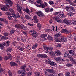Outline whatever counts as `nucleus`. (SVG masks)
<instances>
[{
    "mask_svg": "<svg viewBox=\"0 0 76 76\" xmlns=\"http://www.w3.org/2000/svg\"><path fill=\"white\" fill-rule=\"evenodd\" d=\"M29 34L33 36V39H35L36 37L38 36V33L35 30H31L29 32Z\"/></svg>",
    "mask_w": 76,
    "mask_h": 76,
    "instance_id": "nucleus-1",
    "label": "nucleus"
},
{
    "mask_svg": "<svg viewBox=\"0 0 76 76\" xmlns=\"http://www.w3.org/2000/svg\"><path fill=\"white\" fill-rule=\"evenodd\" d=\"M17 10L18 12L20 14L23 13V12L22 11V9L23 10V8L20 6H19V5L18 4H17Z\"/></svg>",
    "mask_w": 76,
    "mask_h": 76,
    "instance_id": "nucleus-2",
    "label": "nucleus"
},
{
    "mask_svg": "<svg viewBox=\"0 0 76 76\" xmlns=\"http://www.w3.org/2000/svg\"><path fill=\"white\" fill-rule=\"evenodd\" d=\"M7 7H10V6L9 5L6 4L5 6L4 5L3 7L1 8V9L3 11H5V12H7L8 11V9Z\"/></svg>",
    "mask_w": 76,
    "mask_h": 76,
    "instance_id": "nucleus-3",
    "label": "nucleus"
},
{
    "mask_svg": "<svg viewBox=\"0 0 76 76\" xmlns=\"http://www.w3.org/2000/svg\"><path fill=\"white\" fill-rule=\"evenodd\" d=\"M34 4L36 6L39 7H41V8H45V4H42V3L40 4V5L37 4L36 2L34 3Z\"/></svg>",
    "mask_w": 76,
    "mask_h": 76,
    "instance_id": "nucleus-4",
    "label": "nucleus"
},
{
    "mask_svg": "<svg viewBox=\"0 0 76 76\" xmlns=\"http://www.w3.org/2000/svg\"><path fill=\"white\" fill-rule=\"evenodd\" d=\"M6 15H8V18L10 20H12L13 19L12 16L11 15V13L9 12H7L5 13Z\"/></svg>",
    "mask_w": 76,
    "mask_h": 76,
    "instance_id": "nucleus-5",
    "label": "nucleus"
},
{
    "mask_svg": "<svg viewBox=\"0 0 76 76\" xmlns=\"http://www.w3.org/2000/svg\"><path fill=\"white\" fill-rule=\"evenodd\" d=\"M15 28H21L24 29V28H25V26L24 25H20L19 24H16L15 26Z\"/></svg>",
    "mask_w": 76,
    "mask_h": 76,
    "instance_id": "nucleus-6",
    "label": "nucleus"
},
{
    "mask_svg": "<svg viewBox=\"0 0 76 76\" xmlns=\"http://www.w3.org/2000/svg\"><path fill=\"white\" fill-rule=\"evenodd\" d=\"M53 8H51L50 9V8L48 7L46 8L45 9V12L46 13H49V12H53Z\"/></svg>",
    "mask_w": 76,
    "mask_h": 76,
    "instance_id": "nucleus-7",
    "label": "nucleus"
},
{
    "mask_svg": "<svg viewBox=\"0 0 76 76\" xmlns=\"http://www.w3.org/2000/svg\"><path fill=\"white\" fill-rule=\"evenodd\" d=\"M4 3L6 4H9L10 6H12L13 4V2L10 0H5Z\"/></svg>",
    "mask_w": 76,
    "mask_h": 76,
    "instance_id": "nucleus-8",
    "label": "nucleus"
},
{
    "mask_svg": "<svg viewBox=\"0 0 76 76\" xmlns=\"http://www.w3.org/2000/svg\"><path fill=\"white\" fill-rule=\"evenodd\" d=\"M47 71L49 73H53V74H54L55 75L56 73V71L52 69H47Z\"/></svg>",
    "mask_w": 76,
    "mask_h": 76,
    "instance_id": "nucleus-9",
    "label": "nucleus"
},
{
    "mask_svg": "<svg viewBox=\"0 0 76 76\" xmlns=\"http://www.w3.org/2000/svg\"><path fill=\"white\" fill-rule=\"evenodd\" d=\"M7 55V56H6L4 58L5 60H8V59H9V58L10 59V60H12V56L9 53H8Z\"/></svg>",
    "mask_w": 76,
    "mask_h": 76,
    "instance_id": "nucleus-10",
    "label": "nucleus"
},
{
    "mask_svg": "<svg viewBox=\"0 0 76 76\" xmlns=\"http://www.w3.org/2000/svg\"><path fill=\"white\" fill-rule=\"evenodd\" d=\"M61 35V34L59 33H57L55 34V38L56 39V42H60V40H59L58 39L57 37H60V36Z\"/></svg>",
    "mask_w": 76,
    "mask_h": 76,
    "instance_id": "nucleus-11",
    "label": "nucleus"
},
{
    "mask_svg": "<svg viewBox=\"0 0 76 76\" xmlns=\"http://www.w3.org/2000/svg\"><path fill=\"white\" fill-rule=\"evenodd\" d=\"M53 20L55 21H57L58 22H59L61 21V20L60 19L59 17L56 16L53 18Z\"/></svg>",
    "mask_w": 76,
    "mask_h": 76,
    "instance_id": "nucleus-12",
    "label": "nucleus"
},
{
    "mask_svg": "<svg viewBox=\"0 0 76 76\" xmlns=\"http://www.w3.org/2000/svg\"><path fill=\"white\" fill-rule=\"evenodd\" d=\"M38 57H41V58H47V56L45 54H39L37 55Z\"/></svg>",
    "mask_w": 76,
    "mask_h": 76,
    "instance_id": "nucleus-13",
    "label": "nucleus"
},
{
    "mask_svg": "<svg viewBox=\"0 0 76 76\" xmlns=\"http://www.w3.org/2000/svg\"><path fill=\"white\" fill-rule=\"evenodd\" d=\"M63 23H64L67 24L68 25H70V22H69L66 19H64L63 20Z\"/></svg>",
    "mask_w": 76,
    "mask_h": 76,
    "instance_id": "nucleus-14",
    "label": "nucleus"
},
{
    "mask_svg": "<svg viewBox=\"0 0 76 76\" xmlns=\"http://www.w3.org/2000/svg\"><path fill=\"white\" fill-rule=\"evenodd\" d=\"M12 16L14 19H17V18H20V15L18 13H17V14H12Z\"/></svg>",
    "mask_w": 76,
    "mask_h": 76,
    "instance_id": "nucleus-15",
    "label": "nucleus"
},
{
    "mask_svg": "<svg viewBox=\"0 0 76 76\" xmlns=\"http://www.w3.org/2000/svg\"><path fill=\"white\" fill-rule=\"evenodd\" d=\"M68 52L69 53V54H71V56H72L73 57H75L76 56V54L74 53V51H73L68 50Z\"/></svg>",
    "mask_w": 76,
    "mask_h": 76,
    "instance_id": "nucleus-16",
    "label": "nucleus"
},
{
    "mask_svg": "<svg viewBox=\"0 0 76 76\" xmlns=\"http://www.w3.org/2000/svg\"><path fill=\"white\" fill-rule=\"evenodd\" d=\"M47 34H42L40 36V37L42 38H43L42 40H46V39L45 38V37H47Z\"/></svg>",
    "mask_w": 76,
    "mask_h": 76,
    "instance_id": "nucleus-17",
    "label": "nucleus"
},
{
    "mask_svg": "<svg viewBox=\"0 0 76 76\" xmlns=\"http://www.w3.org/2000/svg\"><path fill=\"white\" fill-rule=\"evenodd\" d=\"M23 10L26 12L27 13H29V9L28 8H26V9L25 8H23Z\"/></svg>",
    "mask_w": 76,
    "mask_h": 76,
    "instance_id": "nucleus-18",
    "label": "nucleus"
},
{
    "mask_svg": "<svg viewBox=\"0 0 76 76\" xmlns=\"http://www.w3.org/2000/svg\"><path fill=\"white\" fill-rule=\"evenodd\" d=\"M55 60L57 61H64L63 59L60 57H56L55 58Z\"/></svg>",
    "mask_w": 76,
    "mask_h": 76,
    "instance_id": "nucleus-19",
    "label": "nucleus"
},
{
    "mask_svg": "<svg viewBox=\"0 0 76 76\" xmlns=\"http://www.w3.org/2000/svg\"><path fill=\"white\" fill-rule=\"evenodd\" d=\"M10 65L12 66H13L15 67V66H18V64L16 63L13 62H11L10 63Z\"/></svg>",
    "mask_w": 76,
    "mask_h": 76,
    "instance_id": "nucleus-20",
    "label": "nucleus"
},
{
    "mask_svg": "<svg viewBox=\"0 0 76 76\" xmlns=\"http://www.w3.org/2000/svg\"><path fill=\"white\" fill-rule=\"evenodd\" d=\"M70 8H71V6H66L65 7V9L67 12H70Z\"/></svg>",
    "mask_w": 76,
    "mask_h": 76,
    "instance_id": "nucleus-21",
    "label": "nucleus"
},
{
    "mask_svg": "<svg viewBox=\"0 0 76 76\" xmlns=\"http://www.w3.org/2000/svg\"><path fill=\"white\" fill-rule=\"evenodd\" d=\"M3 44L4 46H6L7 47H8V46H9V45H10L9 43L8 42H6L5 41L3 42Z\"/></svg>",
    "mask_w": 76,
    "mask_h": 76,
    "instance_id": "nucleus-22",
    "label": "nucleus"
},
{
    "mask_svg": "<svg viewBox=\"0 0 76 76\" xmlns=\"http://www.w3.org/2000/svg\"><path fill=\"white\" fill-rule=\"evenodd\" d=\"M17 49H18V50H19L22 51H23L24 50V48H23L21 47V46H17Z\"/></svg>",
    "mask_w": 76,
    "mask_h": 76,
    "instance_id": "nucleus-23",
    "label": "nucleus"
},
{
    "mask_svg": "<svg viewBox=\"0 0 76 76\" xmlns=\"http://www.w3.org/2000/svg\"><path fill=\"white\" fill-rule=\"evenodd\" d=\"M33 19L35 21V23H38L39 22V21L38 19H37V17L36 16H34L33 17Z\"/></svg>",
    "mask_w": 76,
    "mask_h": 76,
    "instance_id": "nucleus-24",
    "label": "nucleus"
},
{
    "mask_svg": "<svg viewBox=\"0 0 76 76\" xmlns=\"http://www.w3.org/2000/svg\"><path fill=\"white\" fill-rule=\"evenodd\" d=\"M26 67V66L25 65H23L21 67V69H22V70H23V72H25V68Z\"/></svg>",
    "mask_w": 76,
    "mask_h": 76,
    "instance_id": "nucleus-25",
    "label": "nucleus"
},
{
    "mask_svg": "<svg viewBox=\"0 0 76 76\" xmlns=\"http://www.w3.org/2000/svg\"><path fill=\"white\" fill-rule=\"evenodd\" d=\"M12 51H13V49H12V48H8L6 50V52L7 53H8L9 51H10V52H11Z\"/></svg>",
    "mask_w": 76,
    "mask_h": 76,
    "instance_id": "nucleus-26",
    "label": "nucleus"
},
{
    "mask_svg": "<svg viewBox=\"0 0 76 76\" xmlns=\"http://www.w3.org/2000/svg\"><path fill=\"white\" fill-rule=\"evenodd\" d=\"M70 61L73 64H76V60H75L74 58H71Z\"/></svg>",
    "mask_w": 76,
    "mask_h": 76,
    "instance_id": "nucleus-27",
    "label": "nucleus"
},
{
    "mask_svg": "<svg viewBox=\"0 0 76 76\" xmlns=\"http://www.w3.org/2000/svg\"><path fill=\"white\" fill-rule=\"evenodd\" d=\"M8 39V37L6 36H2L1 38V40H3V39L4 40L6 39Z\"/></svg>",
    "mask_w": 76,
    "mask_h": 76,
    "instance_id": "nucleus-28",
    "label": "nucleus"
},
{
    "mask_svg": "<svg viewBox=\"0 0 76 76\" xmlns=\"http://www.w3.org/2000/svg\"><path fill=\"white\" fill-rule=\"evenodd\" d=\"M38 45L37 44H36L34 45L32 47V48L33 50H34V49H36V48H37V47H38Z\"/></svg>",
    "mask_w": 76,
    "mask_h": 76,
    "instance_id": "nucleus-29",
    "label": "nucleus"
},
{
    "mask_svg": "<svg viewBox=\"0 0 76 76\" xmlns=\"http://www.w3.org/2000/svg\"><path fill=\"white\" fill-rule=\"evenodd\" d=\"M70 23L71 24H73L75 25H76V20H74L73 21L72 20L70 21Z\"/></svg>",
    "mask_w": 76,
    "mask_h": 76,
    "instance_id": "nucleus-30",
    "label": "nucleus"
},
{
    "mask_svg": "<svg viewBox=\"0 0 76 76\" xmlns=\"http://www.w3.org/2000/svg\"><path fill=\"white\" fill-rule=\"evenodd\" d=\"M36 14L38 16H41V15H42V13L41 12L39 11H38L37 12H36Z\"/></svg>",
    "mask_w": 76,
    "mask_h": 76,
    "instance_id": "nucleus-31",
    "label": "nucleus"
},
{
    "mask_svg": "<svg viewBox=\"0 0 76 76\" xmlns=\"http://www.w3.org/2000/svg\"><path fill=\"white\" fill-rule=\"evenodd\" d=\"M37 26L39 29L41 30V25L39 23L37 24Z\"/></svg>",
    "mask_w": 76,
    "mask_h": 76,
    "instance_id": "nucleus-32",
    "label": "nucleus"
},
{
    "mask_svg": "<svg viewBox=\"0 0 76 76\" xmlns=\"http://www.w3.org/2000/svg\"><path fill=\"white\" fill-rule=\"evenodd\" d=\"M30 49H31V47L30 45L28 46L26 48V50L27 51H29Z\"/></svg>",
    "mask_w": 76,
    "mask_h": 76,
    "instance_id": "nucleus-33",
    "label": "nucleus"
},
{
    "mask_svg": "<svg viewBox=\"0 0 76 76\" xmlns=\"http://www.w3.org/2000/svg\"><path fill=\"white\" fill-rule=\"evenodd\" d=\"M59 15L60 16L61 18H64V15L62 12L60 13H59Z\"/></svg>",
    "mask_w": 76,
    "mask_h": 76,
    "instance_id": "nucleus-34",
    "label": "nucleus"
},
{
    "mask_svg": "<svg viewBox=\"0 0 76 76\" xmlns=\"http://www.w3.org/2000/svg\"><path fill=\"white\" fill-rule=\"evenodd\" d=\"M25 18L26 19H31V18L28 15H25Z\"/></svg>",
    "mask_w": 76,
    "mask_h": 76,
    "instance_id": "nucleus-35",
    "label": "nucleus"
},
{
    "mask_svg": "<svg viewBox=\"0 0 76 76\" xmlns=\"http://www.w3.org/2000/svg\"><path fill=\"white\" fill-rule=\"evenodd\" d=\"M46 63L48 64H50L51 62V60L48 59L47 60H46Z\"/></svg>",
    "mask_w": 76,
    "mask_h": 76,
    "instance_id": "nucleus-36",
    "label": "nucleus"
},
{
    "mask_svg": "<svg viewBox=\"0 0 76 76\" xmlns=\"http://www.w3.org/2000/svg\"><path fill=\"white\" fill-rule=\"evenodd\" d=\"M51 66H56L57 65V63L53 61L50 64Z\"/></svg>",
    "mask_w": 76,
    "mask_h": 76,
    "instance_id": "nucleus-37",
    "label": "nucleus"
},
{
    "mask_svg": "<svg viewBox=\"0 0 76 76\" xmlns=\"http://www.w3.org/2000/svg\"><path fill=\"white\" fill-rule=\"evenodd\" d=\"M66 66L69 67H72L73 66V65L70 63H67L66 64Z\"/></svg>",
    "mask_w": 76,
    "mask_h": 76,
    "instance_id": "nucleus-38",
    "label": "nucleus"
},
{
    "mask_svg": "<svg viewBox=\"0 0 76 76\" xmlns=\"http://www.w3.org/2000/svg\"><path fill=\"white\" fill-rule=\"evenodd\" d=\"M8 73L10 76H13V74L10 70H9L8 71Z\"/></svg>",
    "mask_w": 76,
    "mask_h": 76,
    "instance_id": "nucleus-39",
    "label": "nucleus"
},
{
    "mask_svg": "<svg viewBox=\"0 0 76 76\" xmlns=\"http://www.w3.org/2000/svg\"><path fill=\"white\" fill-rule=\"evenodd\" d=\"M47 38L49 40H52V39H53V37H51V36H50V35H48V36Z\"/></svg>",
    "mask_w": 76,
    "mask_h": 76,
    "instance_id": "nucleus-40",
    "label": "nucleus"
},
{
    "mask_svg": "<svg viewBox=\"0 0 76 76\" xmlns=\"http://www.w3.org/2000/svg\"><path fill=\"white\" fill-rule=\"evenodd\" d=\"M65 75L66 76H70V73L69 72H67L65 73Z\"/></svg>",
    "mask_w": 76,
    "mask_h": 76,
    "instance_id": "nucleus-41",
    "label": "nucleus"
},
{
    "mask_svg": "<svg viewBox=\"0 0 76 76\" xmlns=\"http://www.w3.org/2000/svg\"><path fill=\"white\" fill-rule=\"evenodd\" d=\"M54 50V48L52 47H48V50H49V51H53Z\"/></svg>",
    "mask_w": 76,
    "mask_h": 76,
    "instance_id": "nucleus-42",
    "label": "nucleus"
},
{
    "mask_svg": "<svg viewBox=\"0 0 76 76\" xmlns=\"http://www.w3.org/2000/svg\"><path fill=\"white\" fill-rule=\"evenodd\" d=\"M14 32H15V30H12L10 31V35H13V34L14 33Z\"/></svg>",
    "mask_w": 76,
    "mask_h": 76,
    "instance_id": "nucleus-43",
    "label": "nucleus"
},
{
    "mask_svg": "<svg viewBox=\"0 0 76 76\" xmlns=\"http://www.w3.org/2000/svg\"><path fill=\"white\" fill-rule=\"evenodd\" d=\"M56 53L57 54L58 56H60L61 54V52L59 50H57L56 52Z\"/></svg>",
    "mask_w": 76,
    "mask_h": 76,
    "instance_id": "nucleus-44",
    "label": "nucleus"
},
{
    "mask_svg": "<svg viewBox=\"0 0 76 76\" xmlns=\"http://www.w3.org/2000/svg\"><path fill=\"white\" fill-rule=\"evenodd\" d=\"M43 47L44 50H48V47H47V45H44L43 46Z\"/></svg>",
    "mask_w": 76,
    "mask_h": 76,
    "instance_id": "nucleus-45",
    "label": "nucleus"
},
{
    "mask_svg": "<svg viewBox=\"0 0 76 76\" xmlns=\"http://www.w3.org/2000/svg\"><path fill=\"white\" fill-rule=\"evenodd\" d=\"M52 28L53 31H55V30L56 31H57V27L56 26V28H55L54 26H53Z\"/></svg>",
    "mask_w": 76,
    "mask_h": 76,
    "instance_id": "nucleus-46",
    "label": "nucleus"
},
{
    "mask_svg": "<svg viewBox=\"0 0 76 76\" xmlns=\"http://www.w3.org/2000/svg\"><path fill=\"white\" fill-rule=\"evenodd\" d=\"M49 3L50 5H53L54 4V2L52 1H50L49 2Z\"/></svg>",
    "mask_w": 76,
    "mask_h": 76,
    "instance_id": "nucleus-47",
    "label": "nucleus"
},
{
    "mask_svg": "<svg viewBox=\"0 0 76 76\" xmlns=\"http://www.w3.org/2000/svg\"><path fill=\"white\" fill-rule=\"evenodd\" d=\"M21 20H22L23 23H24L26 22V20H25V19L23 17H21Z\"/></svg>",
    "mask_w": 76,
    "mask_h": 76,
    "instance_id": "nucleus-48",
    "label": "nucleus"
},
{
    "mask_svg": "<svg viewBox=\"0 0 76 76\" xmlns=\"http://www.w3.org/2000/svg\"><path fill=\"white\" fill-rule=\"evenodd\" d=\"M66 31H67V30L66 29H64L61 30V32L62 33H65V32H66Z\"/></svg>",
    "mask_w": 76,
    "mask_h": 76,
    "instance_id": "nucleus-49",
    "label": "nucleus"
},
{
    "mask_svg": "<svg viewBox=\"0 0 76 76\" xmlns=\"http://www.w3.org/2000/svg\"><path fill=\"white\" fill-rule=\"evenodd\" d=\"M3 35L4 36H7V37H8L9 35V33L7 32H6L3 33Z\"/></svg>",
    "mask_w": 76,
    "mask_h": 76,
    "instance_id": "nucleus-50",
    "label": "nucleus"
},
{
    "mask_svg": "<svg viewBox=\"0 0 76 76\" xmlns=\"http://www.w3.org/2000/svg\"><path fill=\"white\" fill-rule=\"evenodd\" d=\"M4 48V46L2 44L0 43V48L3 49Z\"/></svg>",
    "mask_w": 76,
    "mask_h": 76,
    "instance_id": "nucleus-51",
    "label": "nucleus"
},
{
    "mask_svg": "<svg viewBox=\"0 0 76 76\" xmlns=\"http://www.w3.org/2000/svg\"><path fill=\"white\" fill-rule=\"evenodd\" d=\"M69 4H70V5H72V6H75V4H74L73 3V2H72V1H70L69 2Z\"/></svg>",
    "mask_w": 76,
    "mask_h": 76,
    "instance_id": "nucleus-52",
    "label": "nucleus"
},
{
    "mask_svg": "<svg viewBox=\"0 0 76 76\" xmlns=\"http://www.w3.org/2000/svg\"><path fill=\"white\" fill-rule=\"evenodd\" d=\"M21 40L23 42H25L26 41V38H22Z\"/></svg>",
    "mask_w": 76,
    "mask_h": 76,
    "instance_id": "nucleus-53",
    "label": "nucleus"
},
{
    "mask_svg": "<svg viewBox=\"0 0 76 76\" xmlns=\"http://www.w3.org/2000/svg\"><path fill=\"white\" fill-rule=\"evenodd\" d=\"M37 3H39L40 4L42 3V1L41 0H37Z\"/></svg>",
    "mask_w": 76,
    "mask_h": 76,
    "instance_id": "nucleus-54",
    "label": "nucleus"
},
{
    "mask_svg": "<svg viewBox=\"0 0 76 76\" xmlns=\"http://www.w3.org/2000/svg\"><path fill=\"white\" fill-rule=\"evenodd\" d=\"M10 11L11 13H14V10L12 8L10 9Z\"/></svg>",
    "mask_w": 76,
    "mask_h": 76,
    "instance_id": "nucleus-55",
    "label": "nucleus"
},
{
    "mask_svg": "<svg viewBox=\"0 0 76 76\" xmlns=\"http://www.w3.org/2000/svg\"><path fill=\"white\" fill-rule=\"evenodd\" d=\"M3 22L5 23H8V21H7V20L6 19L4 20H3Z\"/></svg>",
    "mask_w": 76,
    "mask_h": 76,
    "instance_id": "nucleus-56",
    "label": "nucleus"
},
{
    "mask_svg": "<svg viewBox=\"0 0 76 76\" xmlns=\"http://www.w3.org/2000/svg\"><path fill=\"white\" fill-rule=\"evenodd\" d=\"M28 1L30 3H34V0H28Z\"/></svg>",
    "mask_w": 76,
    "mask_h": 76,
    "instance_id": "nucleus-57",
    "label": "nucleus"
},
{
    "mask_svg": "<svg viewBox=\"0 0 76 76\" xmlns=\"http://www.w3.org/2000/svg\"><path fill=\"white\" fill-rule=\"evenodd\" d=\"M73 15V13L69 12L67 14L68 16H72Z\"/></svg>",
    "mask_w": 76,
    "mask_h": 76,
    "instance_id": "nucleus-58",
    "label": "nucleus"
},
{
    "mask_svg": "<svg viewBox=\"0 0 76 76\" xmlns=\"http://www.w3.org/2000/svg\"><path fill=\"white\" fill-rule=\"evenodd\" d=\"M32 72H28V73L27 74L28 76H31L32 75Z\"/></svg>",
    "mask_w": 76,
    "mask_h": 76,
    "instance_id": "nucleus-59",
    "label": "nucleus"
},
{
    "mask_svg": "<svg viewBox=\"0 0 76 76\" xmlns=\"http://www.w3.org/2000/svg\"><path fill=\"white\" fill-rule=\"evenodd\" d=\"M0 73V75L1 76H2V74H4L3 70H1Z\"/></svg>",
    "mask_w": 76,
    "mask_h": 76,
    "instance_id": "nucleus-60",
    "label": "nucleus"
},
{
    "mask_svg": "<svg viewBox=\"0 0 76 76\" xmlns=\"http://www.w3.org/2000/svg\"><path fill=\"white\" fill-rule=\"evenodd\" d=\"M35 74L37 76H39L40 75V73H39V72H36Z\"/></svg>",
    "mask_w": 76,
    "mask_h": 76,
    "instance_id": "nucleus-61",
    "label": "nucleus"
},
{
    "mask_svg": "<svg viewBox=\"0 0 76 76\" xmlns=\"http://www.w3.org/2000/svg\"><path fill=\"white\" fill-rule=\"evenodd\" d=\"M51 31V30L50 29L45 30V32H50Z\"/></svg>",
    "mask_w": 76,
    "mask_h": 76,
    "instance_id": "nucleus-62",
    "label": "nucleus"
},
{
    "mask_svg": "<svg viewBox=\"0 0 76 76\" xmlns=\"http://www.w3.org/2000/svg\"><path fill=\"white\" fill-rule=\"evenodd\" d=\"M19 44L20 46H21V47H23L24 46V44H23V43H22L20 42L19 43Z\"/></svg>",
    "mask_w": 76,
    "mask_h": 76,
    "instance_id": "nucleus-63",
    "label": "nucleus"
},
{
    "mask_svg": "<svg viewBox=\"0 0 76 76\" xmlns=\"http://www.w3.org/2000/svg\"><path fill=\"white\" fill-rule=\"evenodd\" d=\"M26 76V75H25V73L24 72H23V73H22V74L20 75V76Z\"/></svg>",
    "mask_w": 76,
    "mask_h": 76,
    "instance_id": "nucleus-64",
    "label": "nucleus"
}]
</instances>
